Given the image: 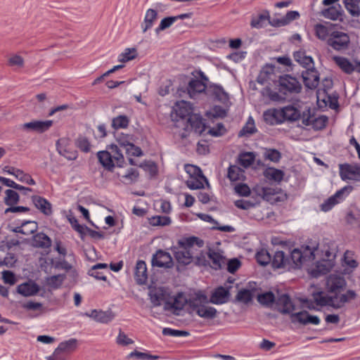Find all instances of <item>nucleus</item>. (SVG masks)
Listing matches in <instances>:
<instances>
[{
  "instance_id": "obj_33",
  "label": "nucleus",
  "mask_w": 360,
  "mask_h": 360,
  "mask_svg": "<svg viewBox=\"0 0 360 360\" xmlns=\"http://www.w3.org/2000/svg\"><path fill=\"white\" fill-rule=\"evenodd\" d=\"M294 59L306 70L314 67V63L311 56H307L305 52L299 51L294 53Z\"/></svg>"
},
{
  "instance_id": "obj_18",
  "label": "nucleus",
  "mask_w": 360,
  "mask_h": 360,
  "mask_svg": "<svg viewBox=\"0 0 360 360\" xmlns=\"http://www.w3.org/2000/svg\"><path fill=\"white\" fill-rule=\"evenodd\" d=\"M52 124V120H34L30 122L25 123L22 126V128L25 129L37 131L39 133H43L49 129Z\"/></svg>"
},
{
  "instance_id": "obj_39",
  "label": "nucleus",
  "mask_w": 360,
  "mask_h": 360,
  "mask_svg": "<svg viewBox=\"0 0 360 360\" xmlns=\"http://www.w3.org/2000/svg\"><path fill=\"white\" fill-rule=\"evenodd\" d=\"M274 73V66L272 65H266L260 70L257 77V82L261 84H264Z\"/></svg>"
},
{
  "instance_id": "obj_52",
  "label": "nucleus",
  "mask_w": 360,
  "mask_h": 360,
  "mask_svg": "<svg viewBox=\"0 0 360 360\" xmlns=\"http://www.w3.org/2000/svg\"><path fill=\"white\" fill-rule=\"evenodd\" d=\"M309 314L306 311H300L297 313H292L290 315V319L292 323H300L303 325H307V320L309 319Z\"/></svg>"
},
{
  "instance_id": "obj_60",
  "label": "nucleus",
  "mask_w": 360,
  "mask_h": 360,
  "mask_svg": "<svg viewBox=\"0 0 360 360\" xmlns=\"http://www.w3.org/2000/svg\"><path fill=\"white\" fill-rule=\"evenodd\" d=\"M139 176V173L137 169L129 168L127 172L122 176V178L128 184H132L138 180Z\"/></svg>"
},
{
  "instance_id": "obj_64",
  "label": "nucleus",
  "mask_w": 360,
  "mask_h": 360,
  "mask_svg": "<svg viewBox=\"0 0 360 360\" xmlns=\"http://www.w3.org/2000/svg\"><path fill=\"white\" fill-rule=\"evenodd\" d=\"M64 279L65 275L63 274L55 275L49 277L47 279V283L49 286L53 288H58L62 285Z\"/></svg>"
},
{
  "instance_id": "obj_29",
  "label": "nucleus",
  "mask_w": 360,
  "mask_h": 360,
  "mask_svg": "<svg viewBox=\"0 0 360 360\" xmlns=\"http://www.w3.org/2000/svg\"><path fill=\"white\" fill-rule=\"evenodd\" d=\"M38 224L34 221H26L13 229L15 233H22L26 236L31 235L37 231Z\"/></svg>"
},
{
  "instance_id": "obj_37",
  "label": "nucleus",
  "mask_w": 360,
  "mask_h": 360,
  "mask_svg": "<svg viewBox=\"0 0 360 360\" xmlns=\"http://www.w3.org/2000/svg\"><path fill=\"white\" fill-rule=\"evenodd\" d=\"M158 18V12L152 8H149L146 13L144 22L142 24L143 32H146L151 28Z\"/></svg>"
},
{
  "instance_id": "obj_17",
  "label": "nucleus",
  "mask_w": 360,
  "mask_h": 360,
  "mask_svg": "<svg viewBox=\"0 0 360 360\" xmlns=\"http://www.w3.org/2000/svg\"><path fill=\"white\" fill-rule=\"evenodd\" d=\"M121 147L124 149L128 157L129 164L131 165H136L133 157L142 156L143 153L141 148L131 142H121Z\"/></svg>"
},
{
  "instance_id": "obj_13",
  "label": "nucleus",
  "mask_w": 360,
  "mask_h": 360,
  "mask_svg": "<svg viewBox=\"0 0 360 360\" xmlns=\"http://www.w3.org/2000/svg\"><path fill=\"white\" fill-rule=\"evenodd\" d=\"M187 129L193 131L197 134H201L206 129L202 117L198 114H193L187 119Z\"/></svg>"
},
{
  "instance_id": "obj_21",
  "label": "nucleus",
  "mask_w": 360,
  "mask_h": 360,
  "mask_svg": "<svg viewBox=\"0 0 360 360\" xmlns=\"http://www.w3.org/2000/svg\"><path fill=\"white\" fill-rule=\"evenodd\" d=\"M32 200L35 207L44 215L50 216L52 214V205L46 198L39 195H33Z\"/></svg>"
},
{
  "instance_id": "obj_36",
  "label": "nucleus",
  "mask_w": 360,
  "mask_h": 360,
  "mask_svg": "<svg viewBox=\"0 0 360 360\" xmlns=\"http://www.w3.org/2000/svg\"><path fill=\"white\" fill-rule=\"evenodd\" d=\"M150 300L154 307H159L166 299L165 292L162 288L150 290L149 292Z\"/></svg>"
},
{
  "instance_id": "obj_2",
  "label": "nucleus",
  "mask_w": 360,
  "mask_h": 360,
  "mask_svg": "<svg viewBox=\"0 0 360 360\" xmlns=\"http://www.w3.org/2000/svg\"><path fill=\"white\" fill-rule=\"evenodd\" d=\"M356 297V292L349 290L345 294L326 296L321 291L314 292L311 299L303 300V303L309 309H317L315 307L330 306L335 309H340L350 300H354Z\"/></svg>"
},
{
  "instance_id": "obj_55",
  "label": "nucleus",
  "mask_w": 360,
  "mask_h": 360,
  "mask_svg": "<svg viewBox=\"0 0 360 360\" xmlns=\"http://www.w3.org/2000/svg\"><path fill=\"white\" fill-rule=\"evenodd\" d=\"M19 201V195L18 193L11 189H8L6 191V197L4 199V202L7 205H13L17 204Z\"/></svg>"
},
{
  "instance_id": "obj_24",
  "label": "nucleus",
  "mask_w": 360,
  "mask_h": 360,
  "mask_svg": "<svg viewBox=\"0 0 360 360\" xmlns=\"http://www.w3.org/2000/svg\"><path fill=\"white\" fill-rule=\"evenodd\" d=\"M274 269L285 268L289 269L290 259L283 251H276L271 259Z\"/></svg>"
},
{
  "instance_id": "obj_49",
  "label": "nucleus",
  "mask_w": 360,
  "mask_h": 360,
  "mask_svg": "<svg viewBox=\"0 0 360 360\" xmlns=\"http://www.w3.org/2000/svg\"><path fill=\"white\" fill-rule=\"evenodd\" d=\"M343 3L347 11L354 17L360 15V8L356 0H344Z\"/></svg>"
},
{
  "instance_id": "obj_57",
  "label": "nucleus",
  "mask_w": 360,
  "mask_h": 360,
  "mask_svg": "<svg viewBox=\"0 0 360 360\" xmlns=\"http://www.w3.org/2000/svg\"><path fill=\"white\" fill-rule=\"evenodd\" d=\"M68 221L72 229L78 232L80 234L81 238H83L86 235V229H87V226L79 224L78 220L75 217H68Z\"/></svg>"
},
{
  "instance_id": "obj_58",
  "label": "nucleus",
  "mask_w": 360,
  "mask_h": 360,
  "mask_svg": "<svg viewBox=\"0 0 360 360\" xmlns=\"http://www.w3.org/2000/svg\"><path fill=\"white\" fill-rule=\"evenodd\" d=\"M256 259L257 262L262 265L266 266L267 265L271 259V257L269 252L266 250H261L256 254Z\"/></svg>"
},
{
  "instance_id": "obj_11",
  "label": "nucleus",
  "mask_w": 360,
  "mask_h": 360,
  "mask_svg": "<svg viewBox=\"0 0 360 360\" xmlns=\"http://www.w3.org/2000/svg\"><path fill=\"white\" fill-rule=\"evenodd\" d=\"M302 77L304 85L308 89H314L318 86L319 84V74L314 67L303 71Z\"/></svg>"
},
{
  "instance_id": "obj_38",
  "label": "nucleus",
  "mask_w": 360,
  "mask_h": 360,
  "mask_svg": "<svg viewBox=\"0 0 360 360\" xmlns=\"http://www.w3.org/2000/svg\"><path fill=\"white\" fill-rule=\"evenodd\" d=\"M204 182L208 184L206 177L202 174L201 176H189L186 181V186L192 190L200 189L204 188Z\"/></svg>"
},
{
  "instance_id": "obj_22",
  "label": "nucleus",
  "mask_w": 360,
  "mask_h": 360,
  "mask_svg": "<svg viewBox=\"0 0 360 360\" xmlns=\"http://www.w3.org/2000/svg\"><path fill=\"white\" fill-rule=\"evenodd\" d=\"M276 304L283 314H290L294 310V305L288 295L282 294L276 300Z\"/></svg>"
},
{
  "instance_id": "obj_28",
  "label": "nucleus",
  "mask_w": 360,
  "mask_h": 360,
  "mask_svg": "<svg viewBox=\"0 0 360 360\" xmlns=\"http://www.w3.org/2000/svg\"><path fill=\"white\" fill-rule=\"evenodd\" d=\"M333 60L340 69L345 74L351 75L354 72V61L351 62L348 58L342 56H334Z\"/></svg>"
},
{
  "instance_id": "obj_46",
  "label": "nucleus",
  "mask_w": 360,
  "mask_h": 360,
  "mask_svg": "<svg viewBox=\"0 0 360 360\" xmlns=\"http://www.w3.org/2000/svg\"><path fill=\"white\" fill-rule=\"evenodd\" d=\"M110 150L112 159L116 163V166L122 167L124 163V158L118 146L116 145H111L110 146Z\"/></svg>"
},
{
  "instance_id": "obj_10",
  "label": "nucleus",
  "mask_w": 360,
  "mask_h": 360,
  "mask_svg": "<svg viewBox=\"0 0 360 360\" xmlns=\"http://www.w3.org/2000/svg\"><path fill=\"white\" fill-rule=\"evenodd\" d=\"M257 193L264 200L272 203L281 200L278 195L281 194L282 190L278 187L267 186L259 188Z\"/></svg>"
},
{
  "instance_id": "obj_44",
  "label": "nucleus",
  "mask_w": 360,
  "mask_h": 360,
  "mask_svg": "<svg viewBox=\"0 0 360 360\" xmlns=\"http://www.w3.org/2000/svg\"><path fill=\"white\" fill-rule=\"evenodd\" d=\"M264 175L269 180L281 182L283 179L284 172L281 169L269 167L264 171Z\"/></svg>"
},
{
  "instance_id": "obj_50",
  "label": "nucleus",
  "mask_w": 360,
  "mask_h": 360,
  "mask_svg": "<svg viewBox=\"0 0 360 360\" xmlns=\"http://www.w3.org/2000/svg\"><path fill=\"white\" fill-rule=\"evenodd\" d=\"M129 124V119L126 115H119L112 120V127L115 129L127 128Z\"/></svg>"
},
{
  "instance_id": "obj_5",
  "label": "nucleus",
  "mask_w": 360,
  "mask_h": 360,
  "mask_svg": "<svg viewBox=\"0 0 360 360\" xmlns=\"http://www.w3.org/2000/svg\"><path fill=\"white\" fill-rule=\"evenodd\" d=\"M353 190L352 186H345L338 190L334 195L327 198L321 205V210L323 212H328L335 205L342 201Z\"/></svg>"
},
{
  "instance_id": "obj_34",
  "label": "nucleus",
  "mask_w": 360,
  "mask_h": 360,
  "mask_svg": "<svg viewBox=\"0 0 360 360\" xmlns=\"http://www.w3.org/2000/svg\"><path fill=\"white\" fill-rule=\"evenodd\" d=\"M281 110L283 117V122L285 120L293 122L298 120L301 117V113L300 110L293 105H287L281 108Z\"/></svg>"
},
{
  "instance_id": "obj_7",
  "label": "nucleus",
  "mask_w": 360,
  "mask_h": 360,
  "mask_svg": "<svg viewBox=\"0 0 360 360\" xmlns=\"http://www.w3.org/2000/svg\"><path fill=\"white\" fill-rule=\"evenodd\" d=\"M311 110H307V114L305 112H303L302 117V122L305 126H311L315 130H321L323 129L328 122V117L326 115H321L315 117L314 115H311Z\"/></svg>"
},
{
  "instance_id": "obj_56",
  "label": "nucleus",
  "mask_w": 360,
  "mask_h": 360,
  "mask_svg": "<svg viewBox=\"0 0 360 360\" xmlns=\"http://www.w3.org/2000/svg\"><path fill=\"white\" fill-rule=\"evenodd\" d=\"M343 260L345 265L349 268L354 269L358 266V262L354 258V252L353 251L347 250L344 254Z\"/></svg>"
},
{
  "instance_id": "obj_3",
  "label": "nucleus",
  "mask_w": 360,
  "mask_h": 360,
  "mask_svg": "<svg viewBox=\"0 0 360 360\" xmlns=\"http://www.w3.org/2000/svg\"><path fill=\"white\" fill-rule=\"evenodd\" d=\"M210 302L206 295L198 292L188 301V308L191 312L205 319H214L217 316V310L209 305Z\"/></svg>"
},
{
  "instance_id": "obj_59",
  "label": "nucleus",
  "mask_w": 360,
  "mask_h": 360,
  "mask_svg": "<svg viewBox=\"0 0 360 360\" xmlns=\"http://www.w3.org/2000/svg\"><path fill=\"white\" fill-rule=\"evenodd\" d=\"M76 146L82 152L89 153L91 150V143L89 139L83 136H79L76 140Z\"/></svg>"
},
{
  "instance_id": "obj_63",
  "label": "nucleus",
  "mask_w": 360,
  "mask_h": 360,
  "mask_svg": "<svg viewBox=\"0 0 360 360\" xmlns=\"http://www.w3.org/2000/svg\"><path fill=\"white\" fill-rule=\"evenodd\" d=\"M114 314L112 311H101L99 310L98 312L97 321L98 322L103 323H108L114 319Z\"/></svg>"
},
{
  "instance_id": "obj_23",
  "label": "nucleus",
  "mask_w": 360,
  "mask_h": 360,
  "mask_svg": "<svg viewBox=\"0 0 360 360\" xmlns=\"http://www.w3.org/2000/svg\"><path fill=\"white\" fill-rule=\"evenodd\" d=\"M97 158L101 165L108 171L112 172L116 166L111 153L108 150H102L97 153Z\"/></svg>"
},
{
  "instance_id": "obj_48",
  "label": "nucleus",
  "mask_w": 360,
  "mask_h": 360,
  "mask_svg": "<svg viewBox=\"0 0 360 360\" xmlns=\"http://www.w3.org/2000/svg\"><path fill=\"white\" fill-rule=\"evenodd\" d=\"M269 20V13L265 11L259 14L257 17L253 18L251 20L250 25L252 27L259 29L265 26L266 21Z\"/></svg>"
},
{
  "instance_id": "obj_42",
  "label": "nucleus",
  "mask_w": 360,
  "mask_h": 360,
  "mask_svg": "<svg viewBox=\"0 0 360 360\" xmlns=\"http://www.w3.org/2000/svg\"><path fill=\"white\" fill-rule=\"evenodd\" d=\"M257 300L260 304L266 307H271L276 302L275 295L271 291L259 294Z\"/></svg>"
},
{
  "instance_id": "obj_31",
  "label": "nucleus",
  "mask_w": 360,
  "mask_h": 360,
  "mask_svg": "<svg viewBox=\"0 0 360 360\" xmlns=\"http://www.w3.org/2000/svg\"><path fill=\"white\" fill-rule=\"evenodd\" d=\"M32 245L39 248H49L51 246V240L44 233H38L33 236Z\"/></svg>"
},
{
  "instance_id": "obj_14",
  "label": "nucleus",
  "mask_w": 360,
  "mask_h": 360,
  "mask_svg": "<svg viewBox=\"0 0 360 360\" xmlns=\"http://www.w3.org/2000/svg\"><path fill=\"white\" fill-rule=\"evenodd\" d=\"M56 148L58 153L68 160H75L77 157V152L71 150L70 141L68 139L61 138L58 139L56 142Z\"/></svg>"
},
{
  "instance_id": "obj_4",
  "label": "nucleus",
  "mask_w": 360,
  "mask_h": 360,
  "mask_svg": "<svg viewBox=\"0 0 360 360\" xmlns=\"http://www.w3.org/2000/svg\"><path fill=\"white\" fill-rule=\"evenodd\" d=\"M278 84L279 92L284 95L298 94L302 89V85L297 79L288 75L280 77Z\"/></svg>"
},
{
  "instance_id": "obj_20",
  "label": "nucleus",
  "mask_w": 360,
  "mask_h": 360,
  "mask_svg": "<svg viewBox=\"0 0 360 360\" xmlns=\"http://www.w3.org/2000/svg\"><path fill=\"white\" fill-rule=\"evenodd\" d=\"M206 94L214 97L216 100L225 103L229 101V95L223 87L217 84H210L207 89Z\"/></svg>"
},
{
  "instance_id": "obj_40",
  "label": "nucleus",
  "mask_w": 360,
  "mask_h": 360,
  "mask_svg": "<svg viewBox=\"0 0 360 360\" xmlns=\"http://www.w3.org/2000/svg\"><path fill=\"white\" fill-rule=\"evenodd\" d=\"M245 171L237 165H231L228 169V178L231 181L243 180Z\"/></svg>"
},
{
  "instance_id": "obj_47",
  "label": "nucleus",
  "mask_w": 360,
  "mask_h": 360,
  "mask_svg": "<svg viewBox=\"0 0 360 360\" xmlns=\"http://www.w3.org/2000/svg\"><path fill=\"white\" fill-rule=\"evenodd\" d=\"M252 297L253 294L252 290L248 289H241L238 292L235 298V301L247 304L252 302Z\"/></svg>"
},
{
  "instance_id": "obj_27",
  "label": "nucleus",
  "mask_w": 360,
  "mask_h": 360,
  "mask_svg": "<svg viewBox=\"0 0 360 360\" xmlns=\"http://www.w3.org/2000/svg\"><path fill=\"white\" fill-rule=\"evenodd\" d=\"M17 291L25 297H29L37 294L39 291V287L34 282H26L19 285Z\"/></svg>"
},
{
  "instance_id": "obj_61",
  "label": "nucleus",
  "mask_w": 360,
  "mask_h": 360,
  "mask_svg": "<svg viewBox=\"0 0 360 360\" xmlns=\"http://www.w3.org/2000/svg\"><path fill=\"white\" fill-rule=\"evenodd\" d=\"M256 131L254 120L250 117L246 124L243 127L239 133V136L251 135Z\"/></svg>"
},
{
  "instance_id": "obj_19",
  "label": "nucleus",
  "mask_w": 360,
  "mask_h": 360,
  "mask_svg": "<svg viewBox=\"0 0 360 360\" xmlns=\"http://www.w3.org/2000/svg\"><path fill=\"white\" fill-rule=\"evenodd\" d=\"M229 290L222 286L218 287L212 293L209 301L214 304H222L228 302Z\"/></svg>"
},
{
  "instance_id": "obj_30",
  "label": "nucleus",
  "mask_w": 360,
  "mask_h": 360,
  "mask_svg": "<svg viewBox=\"0 0 360 360\" xmlns=\"http://www.w3.org/2000/svg\"><path fill=\"white\" fill-rule=\"evenodd\" d=\"M188 303L184 295L181 292L178 293L172 301H166L165 303V309L181 310L184 308L186 303Z\"/></svg>"
},
{
  "instance_id": "obj_15",
  "label": "nucleus",
  "mask_w": 360,
  "mask_h": 360,
  "mask_svg": "<svg viewBox=\"0 0 360 360\" xmlns=\"http://www.w3.org/2000/svg\"><path fill=\"white\" fill-rule=\"evenodd\" d=\"M206 255V259L207 258L211 261L210 266L214 269H220L222 266L225 264L226 258L222 255V252L215 251L212 249H209L207 252H204Z\"/></svg>"
},
{
  "instance_id": "obj_35",
  "label": "nucleus",
  "mask_w": 360,
  "mask_h": 360,
  "mask_svg": "<svg viewBox=\"0 0 360 360\" xmlns=\"http://www.w3.org/2000/svg\"><path fill=\"white\" fill-rule=\"evenodd\" d=\"M290 259L289 269L300 268L303 262V253L300 249H294L289 256Z\"/></svg>"
},
{
  "instance_id": "obj_6",
  "label": "nucleus",
  "mask_w": 360,
  "mask_h": 360,
  "mask_svg": "<svg viewBox=\"0 0 360 360\" xmlns=\"http://www.w3.org/2000/svg\"><path fill=\"white\" fill-rule=\"evenodd\" d=\"M349 37L347 34L339 32H332L327 39V44L336 51H342L348 48Z\"/></svg>"
},
{
  "instance_id": "obj_45",
  "label": "nucleus",
  "mask_w": 360,
  "mask_h": 360,
  "mask_svg": "<svg viewBox=\"0 0 360 360\" xmlns=\"http://www.w3.org/2000/svg\"><path fill=\"white\" fill-rule=\"evenodd\" d=\"M108 264L104 263H98L93 266L88 272V274L91 276L94 277L97 280L106 281V276L102 273L99 272L98 269H107Z\"/></svg>"
},
{
  "instance_id": "obj_25",
  "label": "nucleus",
  "mask_w": 360,
  "mask_h": 360,
  "mask_svg": "<svg viewBox=\"0 0 360 360\" xmlns=\"http://www.w3.org/2000/svg\"><path fill=\"white\" fill-rule=\"evenodd\" d=\"M208 86L204 81H200L198 79H191L188 84L187 90L191 98H193L196 94L207 91Z\"/></svg>"
},
{
  "instance_id": "obj_8",
  "label": "nucleus",
  "mask_w": 360,
  "mask_h": 360,
  "mask_svg": "<svg viewBox=\"0 0 360 360\" xmlns=\"http://www.w3.org/2000/svg\"><path fill=\"white\" fill-rule=\"evenodd\" d=\"M152 265L153 266L171 268L173 266V259L169 252L159 250L153 256Z\"/></svg>"
},
{
  "instance_id": "obj_1",
  "label": "nucleus",
  "mask_w": 360,
  "mask_h": 360,
  "mask_svg": "<svg viewBox=\"0 0 360 360\" xmlns=\"http://www.w3.org/2000/svg\"><path fill=\"white\" fill-rule=\"evenodd\" d=\"M203 245V240L197 237L185 238L179 240L172 251L179 264L186 266L194 262L198 266H205L210 263L206 255L200 249Z\"/></svg>"
},
{
  "instance_id": "obj_62",
  "label": "nucleus",
  "mask_w": 360,
  "mask_h": 360,
  "mask_svg": "<svg viewBox=\"0 0 360 360\" xmlns=\"http://www.w3.org/2000/svg\"><path fill=\"white\" fill-rule=\"evenodd\" d=\"M171 223V219L167 216H155L150 219V224L153 226H167Z\"/></svg>"
},
{
  "instance_id": "obj_32",
  "label": "nucleus",
  "mask_w": 360,
  "mask_h": 360,
  "mask_svg": "<svg viewBox=\"0 0 360 360\" xmlns=\"http://www.w3.org/2000/svg\"><path fill=\"white\" fill-rule=\"evenodd\" d=\"M322 15L326 18L337 20L342 19L343 11L340 5L332 6L328 8H326L321 12Z\"/></svg>"
},
{
  "instance_id": "obj_54",
  "label": "nucleus",
  "mask_w": 360,
  "mask_h": 360,
  "mask_svg": "<svg viewBox=\"0 0 360 360\" xmlns=\"http://www.w3.org/2000/svg\"><path fill=\"white\" fill-rule=\"evenodd\" d=\"M136 56L137 53L135 49H126L124 51L118 56V60L122 63L128 62L134 59Z\"/></svg>"
},
{
  "instance_id": "obj_16",
  "label": "nucleus",
  "mask_w": 360,
  "mask_h": 360,
  "mask_svg": "<svg viewBox=\"0 0 360 360\" xmlns=\"http://www.w3.org/2000/svg\"><path fill=\"white\" fill-rule=\"evenodd\" d=\"M263 117L264 121L270 125L278 124L283 122L281 109H269L264 112Z\"/></svg>"
},
{
  "instance_id": "obj_53",
  "label": "nucleus",
  "mask_w": 360,
  "mask_h": 360,
  "mask_svg": "<svg viewBox=\"0 0 360 360\" xmlns=\"http://www.w3.org/2000/svg\"><path fill=\"white\" fill-rule=\"evenodd\" d=\"M264 157L274 162H278L281 158V153L274 148H265Z\"/></svg>"
},
{
  "instance_id": "obj_51",
  "label": "nucleus",
  "mask_w": 360,
  "mask_h": 360,
  "mask_svg": "<svg viewBox=\"0 0 360 360\" xmlns=\"http://www.w3.org/2000/svg\"><path fill=\"white\" fill-rule=\"evenodd\" d=\"M255 159V155L252 152L243 153L238 158L239 163L245 168L250 167L254 162Z\"/></svg>"
},
{
  "instance_id": "obj_26",
  "label": "nucleus",
  "mask_w": 360,
  "mask_h": 360,
  "mask_svg": "<svg viewBox=\"0 0 360 360\" xmlns=\"http://www.w3.org/2000/svg\"><path fill=\"white\" fill-rule=\"evenodd\" d=\"M135 279L138 284L143 285L148 280L147 267L144 261L139 260L135 269Z\"/></svg>"
},
{
  "instance_id": "obj_9",
  "label": "nucleus",
  "mask_w": 360,
  "mask_h": 360,
  "mask_svg": "<svg viewBox=\"0 0 360 360\" xmlns=\"http://www.w3.org/2000/svg\"><path fill=\"white\" fill-rule=\"evenodd\" d=\"M326 285L329 292L339 295L338 292L345 288L346 281L342 276L330 274L327 278Z\"/></svg>"
},
{
  "instance_id": "obj_12",
  "label": "nucleus",
  "mask_w": 360,
  "mask_h": 360,
  "mask_svg": "<svg viewBox=\"0 0 360 360\" xmlns=\"http://www.w3.org/2000/svg\"><path fill=\"white\" fill-rule=\"evenodd\" d=\"M339 168L340 175L343 180L354 179L356 176H360V165L357 164H340Z\"/></svg>"
},
{
  "instance_id": "obj_41",
  "label": "nucleus",
  "mask_w": 360,
  "mask_h": 360,
  "mask_svg": "<svg viewBox=\"0 0 360 360\" xmlns=\"http://www.w3.org/2000/svg\"><path fill=\"white\" fill-rule=\"evenodd\" d=\"M176 115L182 119L186 117L188 118L190 115H193L191 105L184 101L176 103Z\"/></svg>"
},
{
  "instance_id": "obj_43",
  "label": "nucleus",
  "mask_w": 360,
  "mask_h": 360,
  "mask_svg": "<svg viewBox=\"0 0 360 360\" xmlns=\"http://www.w3.org/2000/svg\"><path fill=\"white\" fill-rule=\"evenodd\" d=\"M77 342V341L76 339L71 338L68 340L60 342L57 349H58V351H61L63 353L68 356V354L76 349Z\"/></svg>"
}]
</instances>
